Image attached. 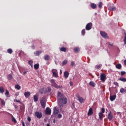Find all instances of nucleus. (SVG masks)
Returning <instances> with one entry per match:
<instances>
[{
	"label": "nucleus",
	"mask_w": 126,
	"mask_h": 126,
	"mask_svg": "<svg viewBox=\"0 0 126 126\" xmlns=\"http://www.w3.org/2000/svg\"><path fill=\"white\" fill-rule=\"evenodd\" d=\"M47 64H49V63H47Z\"/></svg>",
	"instance_id": "nucleus-58"
},
{
	"label": "nucleus",
	"mask_w": 126,
	"mask_h": 126,
	"mask_svg": "<svg viewBox=\"0 0 126 126\" xmlns=\"http://www.w3.org/2000/svg\"><path fill=\"white\" fill-rule=\"evenodd\" d=\"M34 69H38L39 68V63H36L34 65Z\"/></svg>",
	"instance_id": "nucleus-30"
},
{
	"label": "nucleus",
	"mask_w": 126,
	"mask_h": 126,
	"mask_svg": "<svg viewBox=\"0 0 126 126\" xmlns=\"http://www.w3.org/2000/svg\"><path fill=\"white\" fill-rule=\"evenodd\" d=\"M51 113L52 110L49 107H47L45 110L46 115H51Z\"/></svg>",
	"instance_id": "nucleus-11"
},
{
	"label": "nucleus",
	"mask_w": 126,
	"mask_h": 126,
	"mask_svg": "<svg viewBox=\"0 0 126 126\" xmlns=\"http://www.w3.org/2000/svg\"><path fill=\"white\" fill-rule=\"evenodd\" d=\"M5 95H9V92L7 90H5Z\"/></svg>",
	"instance_id": "nucleus-42"
},
{
	"label": "nucleus",
	"mask_w": 126,
	"mask_h": 126,
	"mask_svg": "<svg viewBox=\"0 0 126 126\" xmlns=\"http://www.w3.org/2000/svg\"><path fill=\"white\" fill-rule=\"evenodd\" d=\"M126 74V72L125 71H121V74L122 76L125 75V74Z\"/></svg>",
	"instance_id": "nucleus-43"
},
{
	"label": "nucleus",
	"mask_w": 126,
	"mask_h": 126,
	"mask_svg": "<svg viewBox=\"0 0 126 126\" xmlns=\"http://www.w3.org/2000/svg\"><path fill=\"white\" fill-rule=\"evenodd\" d=\"M93 25L92 23H88L86 26V30L88 31L91 30Z\"/></svg>",
	"instance_id": "nucleus-7"
},
{
	"label": "nucleus",
	"mask_w": 126,
	"mask_h": 126,
	"mask_svg": "<svg viewBox=\"0 0 126 126\" xmlns=\"http://www.w3.org/2000/svg\"><path fill=\"white\" fill-rule=\"evenodd\" d=\"M27 120L28 122H31V118H30V117H28Z\"/></svg>",
	"instance_id": "nucleus-47"
},
{
	"label": "nucleus",
	"mask_w": 126,
	"mask_h": 126,
	"mask_svg": "<svg viewBox=\"0 0 126 126\" xmlns=\"http://www.w3.org/2000/svg\"><path fill=\"white\" fill-rule=\"evenodd\" d=\"M110 10H111L112 11H114V10H116V7L113 6L109 7Z\"/></svg>",
	"instance_id": "nucleus-24"
},
{
	"label": "nucleus",
	"mask_w": 126,
	"mask_h": 126,
	"mask_svg": "<svg viewBox=\"0 0 126 126\" xmlns=\"http://www.w3.org/2000/svg\"><path fill=\"white\" fill-rule=\"evenodd\" d=\"M119 80H120V81H122L123 82H126V78H120L119 79Z\"/></svg>",
	"instance_id": "nucleus-31"
},
{
	"label": "nucleus",
	"mask_w": 126,
	"mask_h": 126,
	"mask_svg": "<svg viewBox=\"0 0 126 126\" xmlns=\"http://www.w3.org/2000/svg\"><path fill=\"white\" fill-rule=\"evenodd\" d=\"M77 98L78 99V101L81 104H82L85 102V100H84V98L83 97L80 96V95L79 94H77L76 95Z\"/></svg>",
	"instance_id": "nucleus-4"
},
{
	"label": "nucleus",
	"mask_w": 126,
	"mask_h": 126,
	"mask_svg": "<svg viewBox=\"0 0 126 126\" xmlns=\"http://www.w3.org/2000/svg\"><path fill=\"white\" fill-rule=\"evenodd\" d=\"M7 78L8 80H11V79H12V75L11 74H9L7 76Z\"/></svg>",
	"instance_id": "nucleus-29"
},
{
	"label": "nucleus",
	"mask_w": 126,
	"mask_h": 126,
	"mask_svg": "<svg viewBox=\"0 0 126 126\" xmlns=\"http://www.w3.org/2000/svg\"><path fill=\"white\" fill-rule=\"evenodd\" d=\"M62 117H63V115H62L61 114H59L58 115V119H62Z\"/></svg>",
	"instance_id": "nucleus-41"
},
{
	"label": "nucleus",
	"mask_w": 126,
	"mask_h": 126,
	"mask_svg": "<svg viewBox=\"0 0 126 126\" xmlns=\"http://www.w3.org/2000/svg\"><path fill=\"white\" fill-rule=\"evenodd\" d=\"M46 98L45 97H42L41 100H40V104L42 108H46V102H45V100Z\"/></svg>",
	"instance_id": "nucleus-3"
},
{
	"label": "nucleus",
	"mask_w": 126,
	"mask_h": 126,
	"mask_svg": "<svg viewBox=\"0 0 126 126\" xmlns=\"http://www.w3.org/2000/svg\"><path fill=\"white\" fill-rule=\"evenodd\" d=\"M7 53H8V54H12V49L9 48L7 50Z\"/></svg>",
	"instance_id": "nucleus-35"
},
{
	"label": "nucleus",
	"mask_w": 126,
	"mask_h": 126,
	"mask_svg": "<svg viewBox=\"0 0 126 126\" xmlns=\"http://www.w3.org/2000/svg\"><path fill=\"white\" fill-rule=\"evenodd\" d=\"M32 49H35V46L34 45H32Z\"/></svg>",
	"instance_id": "nucleus-51"
},
{
	"label": "nucleus",
	"mask_w": 126,
	"mask_h": 126,
	"mask_svg": "<svg viewBox=\"0 0 126 126\" xmlns=\"http://www.w3.org/2000/svg\"><path fill=\"white\" fill-rule=\"evenodd\" d=\"M100 80L102 82H105L106 81V80L107 79V78H106V74L105 73H100Z\"/></svg>",
	"instance_id": "nucleus-5"
},
{
	"label": "nucleus",
	"mask_w": 126,
	"mask_h": 126,
	"mask_svg": "<svg viewBox=\"0 0 126 126\" xmlns=\"http://www.w3.org/2000/svg\"><path fill=\"white\" fill-rule=\"evenodd\" d=\"M57 99L58 100V104L60 107H63V105H64L67 103L66 97L60 92H58Z\"/></svg>",
	"instance_id": "nucleus-1"
},
{
	"label": "nucleus",
	"mask_w": 126,
	"mask_h": 126,
	"mask_svg": "<svg viewBox=\"0 0 126 126\" xmlns=\"http://www.w3.org/2000/svg\"><path fill=\"white\" fill-rule=\"evenodd\" d=\"M38 100H39V97H38V95H34L33 96L34 102H38Z\"/></svg>",
	"instance_id": "nucleus-20"
},
{
	"label": "nucleus",
	"mask_w": 126,
	"mask_h": 126,
	"mask_svg": "<svg viewBox=\"0 0 126 126\" xmlns=\"http://www.w3.org/2000/svg\"><path fill=\"white\" fill-rule=\"evenodd\" d=\"M44 59L45 61H50V56H49L48 55H45L44 56Z\"/></svg>",
	"instance_id": "nucleus-18"
},
{
	"label": "nucleus",
	"mask_w": 126,
	"mask_h": 126,
	"mask_svg": "<svg viewBox=\"0 0 126 126\" xmlns=\"http://www.w3.org/2000/svg\"><path fill=\"white\" fill-rule=\"evenodd\" d=\"M113 118H114V117L113 116L112 112H111L110 111H109L108 115L107 116V119H108L109 121H112V120H113Z\"/></svg>",
	"instance_id": "nucleus-8"
},
{
	"label": "nucleus",
	"mask_w": 126,
	"mask_h": 126,
	"mask_svg": "<svg viewBox=\"0 0 126 126\" xmlns=\"http://www.w3.org/2000/svg\"><path fill=\"white\" fill-rule=\"evenodd\" d=\"M29 64L31 65V66H33V61L30 60L29 61Z\"/></svg>",
	"instance_id": "nucleus-36"
},
{
	"label": "nucleus",
	"mask_w": 126,
	"mask_h": 126,
	"mask_svg": "<svg viewBox=\"0 0 126 126\" xmlns=\"http://www.w3.org/2000/svg\"><path fill=\"white\" fill-rule=\"evenodd\" d=\"M116 97H117V95H111L110 96V101L113 102V101H114V100H116Z\"/></svg>",
	"instance_id": "nucleus-14"
},
{
	"label": "nucleus",
	"mask_w": 126,
	"mask_h": 126,
	"mask_svg": "<svg viewBox=\"0 0 126 126\" xmlns=\"http://www.w3.org/2000/svg\"><path fill=\"white\" fill-rule=\"evenodd\" d=\"M70 86H72V83H70Z\"/></svg>",
	"instance_id": "nucleus-54"
},
{
	"label": "nucleus",
	"mask_w": 126,
	"mask_h": 126,
	"mask_svg": "<svg viewBox=\"0 0 126 126\" xmlns=\"http://www.w3.org/2000/svg\"><path fill=\"white\" fill-rule=\"evenodd\" d=\"M66 63H67V60H64L62 64L63 65H64L66 64Z\"/></svg>",
	"instance_id": "nucleus-39"
},
{
	"label": "nucleus",
	"mask_w": 126,
	"mask_h": 126,
	"mask_svg": "<svg viewBox=\"0 0 126 126\" xmlns=\"http://www.w3.org/2000/svg\"><path fill=\"white\" fill-rule=\"evenodd\" d=\"M89 85H90V86H92V87H95V84L92 81L90 82Z\"/></svg>",
	"instance_id": "nucleus-32"
},
{
	"label": "nucleus",
	"mask_w": 126,
	"mask_h": 126,
	"mask_svg": "<svg viewBox=\"0 0 126 126\" xmlns=\"http://www.w3.org/2000/svg\"><path fill=\"white\" fill-rule=\"evenodd\" d=\"M0 100L1 101V104L2 106H5V101L1 98H0Z\"/></svg>",
	"instance_id": "nucleus-23"
},
{
	"label": "nucleus",
	"mask_w": 126,
	"mask_h": 126,
	"mask_svg": "<svg viewBox=\"0 0 126 126\" xmlns=\"http://www.w3.org/2000/svg\"><path fill=\"white\" fill-rule=\"evenodd\" d=\"M80 50H79V48H78V47H75L74 49V53H77L79 52Z\"/></svg>",
	"instance_id": "nucleus-25"
},
{
	"label": "nucleus",
	"mask_w": 126,
	"mask_h": 126,
	"mask_svg": "<svg viewBox=\"0 0 126 126\" xmlns=\"http://www.w3.org/2000/svg\"><path fill=\"white\" fill-rule=\"evenodd\" d=\"M100 67H101V66L100 65H97L96 66V69H99V68H100Z\"/></svg>",
	"instance_id": "nucleus-50"
},
{
	"label": "nucleus",
	"mask_w": 126,
	"mask_h": 126,
	"mask_svg": "<svg viewBox=\"0 0 126 126\" xmlns=\"http://www.w3.org/2000/svg\"><path fill=\"white\" fill-rule=\"evenodd\" d=\"M25 73H26V72H24V74H25Z\"/></svg>",
	"instance_id": "nucleus-56"
},
{
	"label": "nucleus",
	"mask_w": 126,
	"mask_h": 126,
	"mask_svg": "<svg viewBox=\"0 0 126 126\" xmlns=\"http://www.w3.org/2000/svg\"><path fill=\"white\" fill-rule=\"evenodd\" d=\"M47 126H51V125H50V123L47 124Z\"/></svg>",
	"instance_id": "nucleus-52"
},
{
	"label": "nucleus",
	"mask_w": 126,
	"mask_h": 126,
	"mask_svg": "<svg viewBox=\"0 0 126 126\" xmlns=\"http://www.w3.org/2000/svg\"><path fill=\"white\" fill-rule=\"evenodd\" d=\"M60 51L61 52H66V48H65L64 47H62L61 48Z\"/></svg>",
	"instance_id": "nucleus-27"
},
{
	"label": "nucleus",
	"mask_w": 126,
	"mask_h": 126,
	"mask_svg": "<svg viewBox=\"0 0 126 126\" xmlns=\"http://www.w3.org/2000/svg\"><path fill=\"white\" fill-rule=\"evenodd\" d=\"M100 34L103 37V38H105V39H107L108 38V36L107 34V33L105 32H100Z\"/></svg>",
	"instance_id": "nucleus-9"
},
{
	"label": "nucleus",
	"mask_w": 126,
	"mask_h": 126,
	"mask_svg": "<svg viewBox=\"0 0 126 126\" xmlns=\"http://www.w3.org/2000/svg\"><path fill=\"white\" fill-rule=\"evenodd\" d=\"M62 73H63V71H62V70H60V74H62Z\"/></svg>",
	"instance_id": "nucleus-53"
},
{
	"label": "nucleus",
	"mask_w": 126,
	"mask_h": 126,
	"mask_svg": "<svg viewBox=\"0 0 126 126\" xmlns=\"http://www.w3.org/2000/svg\"><path fill=\"white\" fill-rule=\"evenodd\" d=\"M86 33V32H85V29H83L82 30V35H84Z\"/></svg>",
	"instance_id": "nucleus-45"
},
{
	"label": "nucleus",
	"mask_w": 126,
	"mask_h": 126,
	"mask_svg": "<svg viewBox=\"0 0 126 126\" xmlns=\"http://www.w3.org/2000/svg\"><path fill=\"white\" fill-rule=\"evenodd\" d=\"M113 84H114V85H116V86L119 87V83L117 82H114Z\"/></svg>",
	"instance_id": "nucleus-44"
},
{
	"label": "nucleus",
	"mask_w": 126,
	"mask_h": 126,
	"mask_svg": "<svg viewBox=\"0 0 126 126\" xmlns=\"http://www.w3.org/2000/svg\"><path fill=\"white\" fill-rule=\"evenodd\" d=\"M4 88H3V87L1 86L0 87V93L1 94H3L4 93Z\"/></svg>",
	"instance_id": "nucleus-21"
},
{
	"label": "nucleus",
	"mask_w": 126,
	"mask_h": 126,
	"mask_svg": "<svg viewBox=\"0 0 126 126\" xmlns=\"http://www.w3.org/2000/svg\"><path fill=\"white\" fill-rule=\"evenodd\" d=\"M116 67L118 68V69H121V68H122V64L119 63L116 65Z\"/></svg>",
	"instance_id": "nucleus-26"
},
{
	"label": "nucleus",
	"mask_w": 126,
	"mask_h": 126,
	"mask_svg": "<svg viewBox=\"0 0 126 126\" xmlns=\"http://www.w3.org/2000/svg\"><path fill=\"white\" fill-rule=\"evenodd\" d=\"M69 75V73L67 72V71H66L64 72V78H67L68 77V76Z\"/></svg>",
	"instance_id": "nucleus-19"
},
{
	"label": "nucleus",
	"mask_w": 126,
	"mask_h": 126,
	"mask_svg": "<svg viewBox=\"0 0 126 126\" xmlns=\"http://www.w3.org/2000/svg\"><path fill=\"white\" fill-rule=\"evenodd\" d=\"M102 6H103V3L102 2H100L98 4V7L100 8Z\"/></svg>",
	"instance_id": "nucleus-38"
},
{
	"label": "nucleus",
	"mask_w": 126,
	"mask_h": 126,
	"mask_svg": "<svg viewBox=\"0 0 126 126\" xmlns=\"http://www.w3.org/2000/svg\"><path fill=\"white\" fill-rule=\"evenodd\" d=\"M59 111L58 109H57V107H54V111H53V113L54 115H58V114H59Z\"/></svg>",
	"instance_id": "nucleus-15"
},
{
	"label": "nucleus",
	"mask_w": 126,
	"mask_h": 126,
	"mask_svg": "<svg viewBox=\"0 0 126 126\" xmlns=\"http://www.w3.org/2000/svg\"><path fill=\"white\" fill-rule=\"evenodd\" d=\"M124 39L123 40V42H124L125 45H126V32L124 31Z\"/></svg>",
	"instance_id": "nucleus-22"
},
{
	"label": "nucleus",
	"mask_w": 126,
	"mask_h": 126,
	"mask_svg": "<svg viewBox=\"0 0 126 126\" xmlns=\"http://www.w3.org/2000/svg\"><path fill=\"white\" fill-rule=\"evenodd\" d=\"M109 45H110V46H111L112 47V46H113V44H109Z\"/></svg>",
	"instance_id": "nucleus-55"
},
{
	"label": "nucleus",
	"mask_w": 126,
	"mask_h": 126,
	"mask_svg": "<svg viewBox=\"0 0 126 126\" xmlns=\"http://www.w3.org/2000/svg\"><path fill=\"white\" fill-rule=\"evenodd\" d=\"M100 113H102V114H104V113H105V108H101V112H100Z\"/></svg>",
	"instance_id": "nucleus-46"
},
{
	"label": "nucleus",
	"mask_w": 126,
	"mask_h": 126,
	"mask_svg": "<svg viewBox=\"0 0 126 126\" xmlns=\"http://www.w3.org/2000/svg\"><path fill=\"white\" fill-rule=\"evenodd\" d=\"M52 72L54 77H58V70L55 69H52Z\"/></svg>",
	"instance_id": "nucleus-10"
},
{
	"label": "nucleus",
	"mask_w": 126,
	"mask_h": 126,
	"mask_svg": "<svg viewBox=\"0 0 126 126\" xmlns=\"http://www.w3.org/2000/svg\"><path fill=\"white\" fill-rule=\"evenodd\" d=\"M35 116L36 117L37 119H41V118L43 117V114L39 111H36L35 112Z\"/></svg>",
	"instance_id": "nucleus-6"
},
{
	"label": "nucleus",
	"mask_w": 126,
	"mask_h": 126,
	"mask_svg": "<svg viewBox=\"0 0 126 126\" xmlns=\"http://www.w3.org/2000/svg\"><path fill=\"white\" fill-rule=\"evenodd\" d=\"M14 102H16V103H20V100H14Z\"/></svg>",
	"instance_id": "nucleus-49"
},
{
	"label": "nucleus",
	"mask_w": 126,
	"mask_h": 126,
	"mask_svg": "<svg viewBox=\"0 0 126 126\" xmlns=\"http://www.w3.org/2000/svg\"><path fill=\"white\" fill-rule=\"evenodd\" d=\"M73 106L74 107V105L73 104H72Z\"/></svg>",
	"instance_id": "nucleus-57"
},
{
	"label": "nucleus",
	"mask_w": 126,
	"mask_h": 126,
	"mask_svg": "<svg viewBox=\"0 0 126 126\" xmlns=\"http://www.w3.org/2000/svg\"><path fill=\"white\" fill-rule=\"evenodd\" d=\"M91 7L93 8V9H95L97 7V5L94 3H92L91 4Z\"/></svg>",
	"instance_id": "nucleus-17"
},
{
	"label": "nucleus",
	"mask_w": 126,
	"mask_h": 126,
	"mask_svg": "<svg viewBox=\"0 0 126 126\" xmlns=\"http://www.w3.org/2000/svg\"><path fill=\"white\" fill-rule=\"evenodd\" d=\"M25 96L26 98H28V97H30V95H31V93L30 92H27L24 93Z\"/></svg>",
	"instance_id": "nucleus-13"
},
{
	"label": "nucleus",
	"mask_w": 126,
	"mask_h": 126,
	"mask_svg": "<svg viewBox=\"0 0 126 126\" xmlns=\"http://www.w3.org/2000/svg\"><path fill=\"white\" fill-rule=\"evenodd\" d=\"M92 115H93V109L92 108H90L88 113V116H92Z\"/></svg>",
	"instance_id": "nucleus-12"
},
{
	"label": "nucleus",
	"mask_w": 126,
	"mask_h": 126,
	"mask_svg": "<svg viewBox=\"0 0 126 126\" xmlns=\"http://www.w3.org/2000/svg\"><path fill=\"white\" fill-rule=\"evenodd\" d=\"M12 121L14 123H16V119H15V118H14V117H13V116H12Z\"/></svg>",
	"instance_id": "nucleus-37"
},
{
	"label": "nucleus",
	"mask_w": 126,
	"mask_h": 126,
	"mask_svg": "<svg viewBox=\"0 0 126 126\" xmlns=\"http://www.w3.org/2000/svg\"><path fill=\"white\" fill-rule=\"evenodd\" d=\"M52 91V89L51 88H48L46 91V92H51Z\"/></svg>",
	"instance_id": "nucleus-40"
},
{
	"label": "nucleus",
	"mask_w": 126,
	"mask_h": 126,
	"mask_svg": "<svg viewBox=\"0 0 126 126\" xmlns=\"http://www.w3.org/2000/svg\"><path fill=\"white\" fill-rule=\"evenodd\" d=\"M50 82L51 83V86H53V87H55V88H57V89H59V88H61V86H58V84L56 83L55 80L54 79L50 80Z\"/></svg>",
	"instance_id": "nucleus-2"
},
{
	"label": "nucleus",
	"mask_w": 126,
	"mask_h": 126,
	"mask_svg": "<svg viewBox=\"0 0 126 126\" xmlns=\"http://www.w3.org/2000/svg\"><path fill=\"white\" fill-rule=\"evenodd\" d=\"M15 88L16 89H18V90H20V89H21V87H20V86H19V85H16L15 86Z\"/></svg>",
	"instance_id": "nucleus-34"
},
{
	"label": "nucleus",
	"mask_w": 126,
	"mask_h": 126,
	"mask_svg": "<svg viewBox=\"0 0 126 126\" xmlns=\"http://www.w3.org/2000/svg\"><path fill=\"white\" fill-rule=\"evenodd\" d=\"M74 64H75V63H74V62H72L71 63V66H74Z\"/></svg>",
	"instance_id": "nucleus-48"
},
{
	"label": "nucleus",
	"mask_w": 126,
	"mask_h": 126,
	"mask_svg": "<svg viewBox=\"0 0 126 126\" xmlns=\"http://www.w3.org/2000/svg\"><path fill=\"white\" fill-rule=\"evenodd\" d=\"M103 116H104V114L101 112L98 113L99 119L100 121H103Z\"/></svg>",
	"instance_id": "nucleus-16"
},
{
	"label": "nucleus",
	"mask_w": 126,
	"mask_h": 126,
	"mask_svg": "<svg viewBox=\"0 0 126 126\" xmlns=\"http://www.w3.org/2000/svg\"><path fill=\"white\" fill-rule=\"evenodd\" d=\"M126 92V89H124V88H121L120 89V93H124Z\"/></svg>",
	"instance_id": "nucleus-33"
},
{
	"label": "nucleus",
	"mask_w": 126,
	"mask_h": 126,
	"mask_svg": "<svg viewBox=\"0 0 126 126\" xmlns=\"http://www.w3.org/2000/svg\"><path fill=\"white\" fill-rule=\"evenodd\" d=\"M41 53H42L41 51H37L35 52V56H40V55H41Z\"/></svg>",
	"instance_id": "nucleus-28"
}]
</instances>
